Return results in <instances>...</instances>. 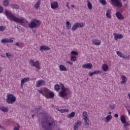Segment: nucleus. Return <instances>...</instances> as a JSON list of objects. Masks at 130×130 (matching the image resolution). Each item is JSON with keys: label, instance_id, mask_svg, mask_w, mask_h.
<instances>
[{"label": "nucleus", "instance_id": "nucleus-20", "mask_svg": "<svg viewBox=\"0 0 130 130\" xmlns=\"http://www.w3.org/2000/svg\"><path fill=\"white\" fill-rule=\"evenodd\" d=\"M59 70L60 72H67L68 71V69L62 64L59 65Z\"/></svg>", "mask_w": 130, "mask_h": 130}, {"label": "nucleus", "instance_id": "nucleus-29", "mask_svg": "<svg viewBox=\"0 0 130 130\" xmlns=\"http://www.w3.org/2000/svg\"><path fill=\"white\" fill-rule=\"evenodd\" d=\"M102 68L103 71H104V72H107V71H108L109 67L107 64H103Z\"/></svg>", "mask_w": 130, "mask_h": 130}, {"label": "nucleus", "instance_id": "nucleus-26", "mask_svg": "<svg viewBox=\"0 0 130 130\" xmlns=\"http://www.w3.org/2000/svg\"><path fill=\"white\" fill-rule=\"evenodd\" d=\"M122 81L120 82V84H125L126 81H127V78L124 75L121 76Z\"/></svg>", "mask_w": 130, "mask_h": 130}, {"label": "nucleus", "instance_id": "nucleus-16", "mask_svg": "<svg viewBox=\"0 0 130 130\" xmlns=\"http://www.w3.org/2000/svg\"><path fill=\"white\" fill-rule=\"evenodd\" d=\"M51 8L53 10H55L58 8V3L57 2H54L51 4Z\"/></svg>", "mask_w": 130, "mask_h": 130}, {"label": "nucleus", "instance_id": "nucleus-6", "mask_svg": "<svg viewBox=\"0 0 130 130\" xmlns=\"http://www.w3.org/2000/svg\"><path fill=\"white\" fill-rule=\"evenodd\" d=\"M16 100H17V98L15 95L12 93L7 94L6 102H7L8 104H14V103L16 102Z\"/></svg>", "mask_w": 130, "mask_h": 130}, {"label": "nucleus", "instance_id": "nucleus-45", "mask_svg": "<svg viewBox=\"0 0 130 130\" xmlns=\"http://www.w3.org/2000/svg\"><path fill=\"white\" fill-rule=\"evenodd\" d=\"M4 13V7L0 6V13Z\"/></svg>", "mask_w": 130, "mask_h": 130}, {"label": "nucleus", "instance_id": "nucleus-57", "mask_svg": "<svg viewBox=\"0 0 130 130\" xmlns=\"http://www.w3.org/2000/svg\"><path fill=\"white\" fill-rule=\"evenodd\" d=\"M0 128H3V127L2 126V125L0 124Z\"/></svg>", "mask_w": 130, "mask_h": 130}, {"label": "nucleus", "instance_id": "nucleus-30", "mask_svg": "<svg viewBox=\"0 0 130 130\" xmlns=\"http://www.w3.org/2000/svg\"><path fill=\"white\" fill-rule=\"evenodd\" d=\"M89 118V115H88V113L86 111H83L82 112V118L83 119L84 118Z\"/></svg>", "mask_w": 130, "mask_h": 130}, {"label": "nucleus", "instance_id": "nucleus-22", "mask_svg": "<svg viewBox=\"0 0 130 130\" xmlns=\"http://www.w3.org/2000/svg\"><path fill=\"white\" fill-rule=\"evenodd\" d=\"M41 4V0H38L37 3L34 5L35 9L38 10L40 7V5Z\"/></svg>", "mask_w": 130, "mask_h": 130}, {"label": "nucleus", "instance_id": "nucleus-12", "mask_svg": "<svg viewBox=\"0 0 130 130\" xmlns=\"http://www.w3.org/2000/svg\"><path fill=\"white\" fill-rule=\"evenodd\" d=\"M44 85H45V81L43 80H40L37 82L36 86L37 88H40L41 86H43Z\"/></svg>", "mask_w": 130, "mask_h": 130}, {"label": "nucleus", "instance_id": "nucleus-44", "mask_svg": "<svg viewBox=\"0 0 130 130\" xmlns=\"http://www.w3.org/2000/svg\"><path fill=\"white\" fill-rule=\"evenodd\" d=\"M93 74L94 75H98L99 74H101V72H100V71L96 70V71L93 72Z\"/></svg>", "mask_w": 130, "mask_h": 130}, {"label": "nucleus", "instance_id": "nucleus-47", "mask_svg": "<svg viewBox=\"0 0 130 130\" xmlns=\"http://www.w3.org/2000/svg\"><path fill=\"white\" fill-rule=\"evenodd\" d=\"M110 108H111V109H114V107H115V105L114 104H111L110 106Z\"/></svg>", "mask_w": 130, "mask_h": 130}, {"label": "nucleus", "instance_id": "nucleus-56", "mask_svg": "<svg viewBox=\"0 0 130 130\" xmlns=\"http://www.w3.org/2000/svg\"><path fill=\"white\" fill-rule=\"evenodd\" d=\"M111 113H112L111 112H109L108 114H109V115H111Z\"/></svg>", "mask_w": 130, "mask_h": 130}, {"label": "nucleus", "instance_id": "nucleus-50", "mask_svg": "<svg viewBox=\"0 0 130 130\" xmlns=\"http://www.w3.org/2000/svg\"><path fill=\"white\" fill-rule=\"evenodd\" d=\"M128 125H129V124H128V123L126 122H125L124 124V127H126L127 126H128Z\"/></svg>", "mask_w": 130, "mask_h": 130}, {"label": "nucleus", "instance_id": "nucleus-36", "mask_svg": "<svg viewBox=\"0 0 130 130\" xmlns=\"http://www.w3.org/2000/svg\"><path fill=\"white\" fill-rule=\"evenodd\" d=\"M58 111H59L61 113H64V112H69V109H57Z\"/></svg>", "mask_w": 130, "mask_h": 130}, {"label": "nucleus", "instance_id": "nucleus-51", "mask_svg": "<svg viewBox=\"0 0 130 130\" xmlns=\"http://www.w3.org/2000/svg\"><path fill=\"white\" fill-rule=\"evenodd\" d=\"M93 75H95V74H94V72H92V73H89L90 77H93Z\"/></svg>", "mask_w": 130, "mask_h": 130}, {"label": "nucleus", "instance_id": "nucleus-4", "mask_svg": "<svg viewBox=\"0 0 130 130\" xmlns=\"http://www.w3.org/2000/svg\"><path fill=\"white\" fill-rule=\"evenodd\" d=\"M40 25H41V22L40 20H38L36 19L31 20V22L28 24V26L30 29H36V28H38Z\"/></svg>", "mask_w": 130, "mask_h": 130}, {"label": "nucleus", "instance_id": "nucleus-8", "mask_svg": "<svg viewBox=\"0 0 130 130\" xmlns=\"http://www.w3.org/2000/svg\"><path fill=\"white\" fill-rule=\"evenodd\" d=\"M29 63L31 67H35L37 70H40V63L39 61L37 60L36 62L33 59H30Z\"/></svg>", "mask_w": 130, "mask_h": 130}, {"label": "nucleus", "instance_id": "nucleus-40", "mask_svg": "<svg viewBox=\"0 0 130 130\" xmlns=\"http://www.w3.org/2000/svg\"><path fill=\"white\" fill-rule=\"evenodd\" d=\"M71 61L75 62L77 60V56H71Z\"/></svg>", "mask_w": 130, "mask_h": 130}, {"label": "nucleus", "instance_id": "nucleus-27", "mask_svg": "<svg viewBox=\"0 0 130 130\" xmlns=\"http://www.w3.org/2000/svg\"><path fill=\"white\" fill-rule=\"evenodd\" d=\"M112 119V116L109 115L104 119L105 122H108Z\"/></svg>", "mask_w": 130, "mask_h": 130}, {"label": "nucleus", "instance_id": "nucleus-19", "mask_svg": "<svg viewBox=\"0 0 130 130\" xmlns=\"http://www.w3.org/2000/svg\"><path fill=\"white\" fill-rule=\"evenodd\" d=\"M83 120L84 121L85 126L89 127V125H90V119H89V118H85L83 119Z\"/></svg>", "mask_w": 130, "mask_h": 130}, {"label": "nucleus", "instance_id": "nucleus-35", "mask_svg": "<svg viewBox=\"0 0 130 130\" xmlns=\"http://www.w3.org/2000/svg\"><path fill=\"white\" fill-rule=\"evenodd\" d=\"M75 115H76V113L75 112H72L68 115V118H73V117H75Z\"/></svg>", "mask_w": 130, "mask_h": 130}, {"label": "nucleus", "instance_id": "nucleus-25", "mask_svg": "<svg viewBox=\"0 0 130 130\" xmlns=\"http://www.w3.org/2000/svg\"><path fill=\"white\" fill-rule=\"evenodd\" d=\"M0 109L3 111V112L6 113L8 112L9 111V107H5L4 106H0Z\"/></svg>", "mask_w": 130, "mask_h": 130}, {"label": "nucleus", "instance_id": "nucleus-46", "mask_svg": "<svg viewBox=\"0 0 130 130\" xmlns=\"http://www.w3.org/2000/svg\"><path fill=\"white\" fill-rule=\"evenodd\" d=\"M19 128H20V125L17 124V127H15L13 130H19Z\"/></svg>", "mask_w": 130, "mask_h": 130}, {"label": "nucleus", "instance_id": "nucleus-54", "mask_svg": "<svg viewBox=\"0 0 130 130\" xmlns=\"http://www.w3.org/2000/svg\"><path fill=\"white\" fill-rule=\"evenodd\" d=\"M15 45L16 46H19V45H20L18 43H17L16 44H15Z\"/></svg>", "mask_w": 130, "mask_h": 130}, {"label": "nucleus", "instance_id": "nucleus-41", "mask_svg": "<svg viewBox=\"0 0 130 130\" xmlns=\"http://www.w3.org/2000/svg\"><path fill=\"white\" fill-rule=\"evenodd\" d=\"M6 55L9 58H11V57H13V56L12 55V54L10 52H8L6 53Z\"/></svg>", "mask_w": 130, "mask_h": 130}, {"label": "nucleus", "instance_id": "nucleus-3", "mask_svg": "<svg viewBox=\"0 0 130 130\" xmlns=\"http://www.w3.org/2000/svg\"><path fill=\"white\" fill-rule=\"evenodd\" d=\"M38 91L47 99H53L54 98V92L47 88L45 87L40 90H38Z\"/></svg>", "mask_w": 130, "mask_h": 130}, {"label": "nucleus", "instance_id": "nucleus-48", "mask_svg": "<svg viewBox=\"0 0 130 130\" xmlns=\"http://www.w3.org/2000/svg\"><path fill=\"white\" fill-rule=\"evenodd\" d=\"M66 7H67L68 9H69V10H70V4L69 3V2H67L66 3Z\"/></svg>", "mask_w": 130, "mask_h": 130}, {"label": "nucleus", "instance_id": "nucleus-33", "mask_svg": "<svg viewBox=\"0 0 130 130\" xmlns=\"http://www.w3.org/2000/svg\"><path fill=\"white\" fill-rule=\"evenodd\" d=\"M66 27L67 29L68 30H70V29L72 28V24H71V22H70V21L66 22Z\"/></svg>", "mask_w": 130, "mask_h": 130}, {"label": "nucleus", "instance_id": "nucleus-15", "mask_svg": "<svg viewBox=\"0 0 130 130\" xmlns=\"http://www.w3.org/2000/svg\"><path fill=\"white\" fill-rule=\"evenodd\" d=\"M83 69H86L87 70H91L93 68V65L90 63H87L82 66Z\"/></svg>", "mask_w": 130, "mask_h": 130}, {"label": "nucleus", "instance_id": "nucleus-38", "mask_svg": "<svg viewBox=\"0 0 130 130\" xmlns=\"http://www.w3.org/2000/svg\"><path fill=\"white\" fill-rule=\"evenodd\" d=\"M11 7L12 8V9H19V5H17V4H11Z\"/></svg>", "mask_w": 130, "mask_h": 130}, {"label": "nucleus", "instance_id": "nucleus-7", "mask_svg": "<svg viewBox=\"0 0 130 130\" xmlns=\"http://www.w3.org/2000/svg\"><path fill=\"white\" fill-rule=\"evenodd\" d=\"M123 2H126V0H122ZM112 6H115L117 8H121L122 7V2L121 0H110Z\"/></svg>", "mask_w": 130, "mask_h": 130}, {"label": "nucleus", "instance_id": "nucleus-17", "mask_svg": "<svg viewBox=\"0 0 130 130\" xmlns=\"http://www.w3.org/2000/svg\"><path fill=\"white\" fill-rule=\"evenodd\" d=\"M92 44L93 45L100 46V45H101V41L98 39H93L92 40Z\"/></svg>", "mask_w": 130, "mask_h": 130}, {"label": "nucleus", "instance_id": "nucleus-21", "mask_svg": "<svg viewBox=\"0 0 130 130\" xmlns=\"http://www.w3.org/2000/svg\"><path fill=\"white\" fill-rule=\"evenodd\" d=\"M40 50L43 51V50H50V48L47 46H42L40 47Z\"/></svg>", "mask_w": 130, "mask_h": 130}, {"label": "nucleus", "instance_id": "nucleus-24", "mask_svg": "<svg viewBox=\"0 0 130 130\" xmlns=\"http://www.w3.org/2000/svg\"><path fill=\"white\" fill-rule=\"evenodd\" d=\"M106 16L108 19H111V10L108 9L106 11Z\"/></svg>", "mask_w": 130, "mask_h": 130}, {"label": "nucleus", "instance_id": "nucleus-13", "mask_svg": "<svg viewBox=\"0 0 130 130\" xmlns=\"http://www.w3.org/2000/svg\"><path fill=\"white\" fill-rule=\"evenodd\" d=\"M113 35L114 39L116 41L118 40V39H122V38H123V35L120 34L114 33Z\"/></svg>", "mask_w": 130, "mask_h": 130}, {"label": "nucleus", "instance_id": "nucleus-52", "mask_svg": "<svg viewBox=\"0 0 130 130\" xmlns=\"http://www.w3.org/2000/svg\"><path fill=\"white\" fill-rule=\"evenodd\" d=\"M114 117H118V114H115Z\"/></svg>", "mask_w": 130, "mask_h": 130}, {"label": "nucleus", "instance_id": "nucleus-18", "mask_svg": "<svg viewBox=\"0 0 130 130\" xmlns=\"http://www.w3.org/2000/svg\"><path fill=\"white\" fill-rule=\"evenodd\" d=\"M116 17H117V19L119 20H123V19H124V17L120 12H117L116 13Z\"/></svg>", "mask_w": 130, "mask_h": 130}, {"label": "nucleus", "instance_id": "nucleus-34", "mask_svg": "<svg viewBox=\"0 0 130 130\" xmlns=\"http://www.w3.org/2000/svg\"><path fill=\"white\" fill-rule=\"evenodd\" d=\"M87 8H88L89 10H92L93 9V6H92V3L90 2V1H87Z\"/></svg>", "mask_w": 130, "mask_h": 130}, {"label": "nucleus", "instance_id": "nucleus-1", "mask_svg": "<svg viewBox=\"0 0 130 130\" xmlns=\"http://www.w3.org/2000/svg\"><path fill=\"white\" fill-rule=\"evenodd\" d=\"M5 15L7 19H8L10 22H13H13H15V23L21 24L23 27H27L28 21L23 17L18 18L17 16H15L12 12L7 10H5Z\"/></svg>", "mask_w": 130, "mask_h": 130}, {"label": "nucleus", "instance_id": "nucleus-2", "mask_svg": "<svg viewBox=\"0 0 130 130\" xmlns=\"http://www.w3.org/2000/svg\"><path fill=\"white\" fill-rule=\"evenodd\" d=\"M41 123L43 130H50V126L55 125L54 120L45 117L42 119Z\"/></svg>", "mask_w": 130, "mask_h": 130}, {"label": "nucleus", "instance_id": "nucleus-11", "mask_svg": "<svg viewBox=\"0 0 130 130\" xmlns=\"http://www.w3.org/2000/svg\"><path fill=\"white\" fill-rule=\"evenodd\" d=\"M29 81H30V78L29 77L22 78L21 80V88L23 89L25 83H27V82H29Z\"/></svg>", "mask_w": 130, "mask_h": 130}, {"label": "nucleus", "instance_id": "nucleus-23", "mask_svg": "<svg viewBox=\"0 0 130 130\" xmlns=\"http://www.w3.org/2000/svg\"><path fill=\"white\" fill-rule=\"evenodd\" d=\"M116 53L118 56H119V57H121V58H123V59L125 58V55L122 53V52L119 51H117Z\"/></svg>", "mask_w": 130, "mask_h": 130}, {"label": "nucleus", "instance_id": "nucleus-39", "mask_svg": "<svg viewBox=\"0 0 130 130\" xmlns=\"http://www.w3.org/2000/svg\"><path fill=\"white\" fill-rule=\"evenodd\" d=\"M100 3L103 6H106L107 5L106 0H100Z\"/></svg>", "mask_w": 130, "mask_h": 130}, {"label": "nucleus", "instance_id": "nucleus-9", "mask_svg": "<svg viewBox=\"0 0 130 130\" xmlns=\"http://www.w3.org/2000/svg\"><path fill=\"white\" fill-rule=\"evenodd\" d=\"M84 27H85V23L84 22H77L73 25L72 27V31H76L78 28H83Z\"/></svg>", "mask_w": 130, "mask_h": 130}, {"label": "nucleus", "instance_id": "nucleus-28", "mask_svg": "<svg viewBox=\"0 0 130 130\" xmlns=\"http://www.w3.org/2000/svg\"><path fill=\"white\" fill-rule=\"evenodd\" d=\"M10 5V0H4L3 2V5L4 7H9Z\"/></svg>", "mask_w": 130, "mask_h": 130}, {"label": "nucleus", "instance_id": "nucleus-58", "mask_svg": "<svg viewBox=\"0 0 130 130\" xmlns=\"http://www.w3.org/2000/svg\"><path fill=\"white\" fill-rule=\"evenodd\" d=\"M34 33H35V32H36V30H34Z\"/></svg>", "mask_w": 130, "mask_h": 130}, {"label": "nucleus", "instance_id": "nucleus-5", "mask_svg": "<svg viewBox=\"0 0 130 130\" xmlns=\"http://www.w3.org/2000/svg\"><path fill=\"white\" fill-rule=\"evenodd\" d=\"M61 91L59 92V95L60 97L62 98H65L68 96V94L70 93V89L69 88H67L64 87V85L63 84H61Z\"/></svg>", "mask_w": 130, "mask_h": 130}, {"label": "nucleus", "instance_id": "nucleus-43", "mask_svg": "<svg viewBox=\"0 0 130 130\" xmlns=\"http://www.w3.org/2000/svg\"><path fill=\"white\" fill-rule=\"evenodd\" d=\"M71 53L73 54V55H74V56H76V55H78L77 51H72L71 52Z\"/></svg>", "mask_w": 130, "mask_h": 130}, {"label": "nucleus", "instance_id": "nucleus-32", "mask_svg": "<svg viewBox=\"0 0 130 130\" xmlns=\"http://www.w3.org/2000/svg\"><path fill=\"white\" fill-rule=\"evenodd\" d=\"M120 120L122 123H125V122H126V119H125V116H124V115H121L120 117Z\"/></svg>", "mask_w": 130, "mask_h": 130}, {"label": "nucleus", "instance_id": "nucleus-37", "mask_svg": "<svg viewBox=\"0 0 130 130\" xmlns=\"http://www.w3.org/2000/svg\"><path fill=\"white\" fill-rule=\"evenodd\" d=\"M54 90L56 91L57 92H58L59 90H60V86L59 85V84H56L54 86Z\"/></svg>", "mask_w": 130, "mask_h": 130}, {"label": "nucleus", "instance_id": "nucleus-55", "mask_svg": "<svg viewBox=\"0 0 130 130\" xmlns=\"http://www.w3.org/2000/svg\"><path fill=\"white\" fill-rule=\"evenodd\" d=\"M72 8H75V5H71Z\"/></svg>", "mask_w": 130, "mask_h": 130}, {"label": "nucleus", "instance_id": "nucleus-14", "mask_svg": "<svg viewBox=\"0 0 130 130\" xmlns=\"http://www.w3.org/2000/svg\"><path fill=\"white\" fill-rule=\"evenodd\" d=\"M1 43L5 44V43H14V40L11 39H3L1 40Z\"/></svg>", "mask_w": 130, "mask_h": 130}, {"label": "nucleus", "instance_id": "nucleus-31", "mask_svg": "<svg viewBox=\"0 0 130 130\" xmlns=\"http://www.w3.org/2000/svg\"><path fill=\"white\" fill-rule=\"evenodd\" d=\"M42 109V107H39L38 108H35L32 110V112H34V113H37V112H39V111H40V110H41Z\"/></svg>", "mask_w": 130, "mask_h": 130}, {"label": "nucleus", "instance_id": "nucleus-49", "mask_svg": "<svg viewBox=\"0 0 130 130\" xmlns=\"http://www.w3.org/2000/svg\"><path fill=\"white\" fill-rule=\"evenodd\" d=\"M66 62L67 63H69V64H70V66H73V62H72L71 61H67Z\"/></svg>", "mask_w": 130, "mask_h": 130}, {"label": "nucleus", "instance_id": "nucleus-53", "mask_svg": "<svg viewBox=\"0 0 130 130\" xmlns=\"http://www.w3.org/2000/svg\"><path fill=\"white\" fill-rule=\"evenodd\" d=\"M2 72H3V68L0 67V73H1Z\"/></svg>", "mask_w": 130, "mask_h": 130}, {"label": "nucleus", "instance_id": "nucleus-10", "mask_svg": "<svg viewBox=\"0 0 130 130\" xmlns=\"http://www.w3.org/2000/svg\"><path fill=\"white\" fill-rule=\"evenodd\" d=\"M82 125V121L81 120H77L73 125V129L77 130L80 126Z\"/></svg>", "mask_w": 130, "mask_h": 130}, {"label": "nucleus", "instance_id": "nucleus-42", "mask_svg": "<svg viewBox=\"0 0 130 130\" xmlns=\"http://www.w3.org/2000/svg\"><path fill=\"white\" fill-rule=\"evenodd\" d=\"M6 30V27L4 26H0V32H4Z\"/></svg>", "mask_w": 130, "mask_h": 130}]
</instances>
